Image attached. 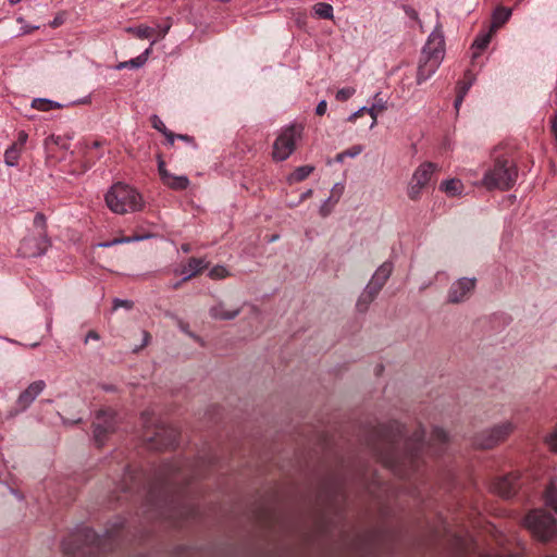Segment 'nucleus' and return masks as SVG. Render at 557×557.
Here are the masks:
<instances>
[{
  "label": "nucleus",
  "instance_id": "f257e3e1",
  "mask_svg": "<svg viewBox=\"0 0 557 557\" xmlns=\"http://www.w3.org/2000/svg\"><path fill=\"white\" fill-rule=\"evenodd\" d=\"M424 432L419 430L406 442L405 451L399 453L396 444L397 440L389 435H384V441L388 445L385 453H380L383 462L401 478L409 476L417 466V459L424 449Z\"/></svg>",
  "mask_w": 557,
  "mask_h": 557
},
{
  "label": "nucleus",
  "instance_id": "f03ea898",
  "mask_svg": "<svg viewBox=\"0 0 557 557\" xmlns=\"http://www.w3.org/2000/svg\"><path fill=\"white\" fill-rule=\"evenodd\" d=\"M114 534L107 531L103 535H98L90 528H82L73 535L62 542L63 552L72 557H98L102 552H107V542H111ZM111 549V546L109 547Z\"/></svg>",
  "mask_w": 557,
  "mask_h": 557
},
{
  "label": "nucleus",
  "instance_id": "7ed1b4c3",
  "mask_svg": "<svg viewBox=\"0 0 557 557\" xmlns=\"http://www.w3.org/2000/svg\"><path fill=\"white\" fill-rule=\"evenodd\" d=\"M444 45V36L440 30L435 29L430 34L418 66L417 83L419 85L429 79L441 65L445 54Z\"/></svg>",
  "mask_w": 557,
  "mask_h": 557
},
{
  "label": "nucleus",
  "instance_id": "20e7f679",
  "mask_svg": "<svg viewBox=\"0 0 557 557\" xmlns=\"http://www.w3.org/2000/svg\"><path fill=\"white\" fill-rule=\"evenodd\" d=\"M108 208L116 214L134 212L143 207L141 196L131 186L117 183L106 194Z\"/></svg>",
  "mask_w": 557,
  "mask_h": 557
},
{
  "label": "nucleus",
  "instance_id": "39448f33",
  "mask_svg": "<svg viewBox=\"0 0 557 557\" xmlns=\"http://www.w3.org/2000/svg\"><path fill=\"white\" fill-rule=\"evenodd\" d=\"M518 177L517 166L507 159H496L492 169L485 172L483 184L488 189H509Z\"/></svg>",
  "mask_w": 557,
  "mask_h": 557
},
{
  "label": "nucleus",
  "instance_id": "423d86ee",
  "mask_svg": "<svg viewBox=\"0 0 557 557\" xmlns=\"http://www.w3.org/2000/svg\"><path fill=\"white\" fill-rule=\"evenodd\" d=\"M524 525L542 542H547L557 534V521L543 509L531 510L524 518Z\"/></svg>",
  "mask_w": 557,
  "mask_h": 557
},
{
  "label": "nucleus",
  "instance_id": "0eeeda50",
  "mask_svg": "<svg viewBox=\"0 0 557 557\" xmlns=\"http://www.w3.org/2000/svg\"><path fill=\"white\" fill-rule=\"evenodd\" d=\"M435 170L436 164L433 162H423L414 170L407 187V196L410 200L417 201L421 198L422 190L430 183Z\"/></svg>",
  "mask_w": 557,
  "mask_h": 557
},
{
  "label": "nucleus",
  "instance_id": "6e6552de",
  "mask_svg": "<svg viewBox=\"0 0 557 557\" xmlns=\"http://www.w3.org/2000/svg\"><path fill=\"white\" fill-rule=\"evenodd\" d=\"M178 431L165 424L156 426L153 435H145L147 446L151 449H166L174 447L177 443Z\"/></svg>",
  "mask_w": 557,
  "mask_h": 557
},
{
  "label": "nucleus",
  "instance_id": "1a4fd4ad",
  "mask_svg": "<svg viewBox=\"0 0 557 557\" xmlns=\"http://www.w3.org/2000/svg\"><path fill=\"white\" fill-rule=\"evenodd\" d=\"M512 431L513 425L511 422H502L491 429L482 431L475 437V445L481 448H492L503 442Z\"/></svg>",
  "mask_w": 557,
  "mask_h": 557
},
{
  "label": "nucleus",
  "instance_id": "9d476101",
  "mask_svg": "<svg viewBox=\"0 0 557 557\" xmlns=\"http://www.w3.org/2000/svg\"><path fill=\"white\" fill-rule=\"evenodd\" d=\"M94 440L98 446H102L107 437L116 429L115 413L111 410H100L94 421Z\"/></svg>",
  "mask_w": 557,
  "mask_h": 557
},
{
  "label": "nucleus",
  "instance_id": "9b49d317",
  "mask_svg": "<svg viewBox=\"0 0 557 557\" xmlns=\"http://www.w3.org/2000/svg\"><path fill=\"white\" fill-rule=\"evenodd\" d=\"M298 132L295 126L285 128L273 144V159L276 161L286 160L295 150Z\"/></svg>",
  "mask_w": 557,
  "mask_h": 557
},
{
  "label": "nucleus",
  "instance_id": "f8f14e48",
  "mask_svg": "<svg viewBox=\"0 0 557 557\" xmlns=\"http://www.w3.org/2000/svg\"><path fill=\"white\" fill-rule=\"evenodd\" d=\"M51 242L48 235H30L25 237L18 247L20 256L24 258H36L42 256L50 247Z\"/></svg>",
  "mask_w": 557,
  "mask_h": 557
},
{
  "label": "nucleus",
  "instance_id": "ddd939ff",
  "mask_svg": "<svg viewBox=\"0 0 557 557\" xmlns=\"http://www.w3.org/2000/svg\"><path fill=\"white\" fill-rule=\"evenodd\" d=\"M46 382L37 380L32 382L25 389H23L16 398L15 407L11 411V416L18 414L27 410L36 398L45 391Z\"/></svg>",
  "mask_w": 557,
  "mask_h": 557
},
{
  "label": "nucleus",
  "instance_id": "4468645a",
  "mask_svg": "<svg viewBox=\"0 0 557 557\" xmlns=\"http://www.w3.org/2000/svg\"><path fill=\"white\" fill-rule=\"evenodd\" d=\"M476 280L474 277H461L455 281L447 294V300L450 304L466 301L475 288Z\"/></svg>",
  "mask_w": 557,
  "mask_h": 557
},
{
  "label": "nucleus",
  "instance_id": "2eb2a0df",
  "mask_svg": "<svg viewBox=\"0 0 557 557\" xmlns=\"http://www.w3.org/2000/svg\"><path fill=\"white\" fill-rule=\"evenodd\" d=\"M519 488V475L510 473L498 478L493 484V491L503 498H510Z\"/></svg>",
  "mask_w": 557,
  "mask_h": 557
},
{
  "label": "nucleus",
  "instance_id": "dca6fc26",
  "mask_svg": "<svg viewBox=\"0 0 557 557\" xmlns=\"http://www.w3.org/2000/svg\"><path fill=\"white\" fill-rule=\"evenodd\" d=\"M185 479L183 474L182 465L178 462L165 463L160 472V484L166 488L172 484L177 483L180 480Z\"/></svg>",
  "mask_w": 557,
  "mask_h": 557
},
{
  "label": "nucleus",
  "instance_id": "f3484780",
  "mask_svg": "<svg viewBox=\"0 0 557 557\" xmlns=\"http://www.w3.org/2000/svg\"><path fill=\"white\" fill-rule=\"evenodd\" d=\"M240 312H242V308H239V307L235 308V309L227 310L225 308V305L222 301L218 302L216 305L212 306L209 309V314L212 319L224 320V321L235 319Z\"/></svg>",
  "mask_w": 557,
  "mask_h": 557
},
{
  "label": "nucleus",
  "instance_id": "a211bd4d",
  "mask_svg": "<svg viewBox=\"0 0 557 557\" xmlns=\"http://www.w3.org/2000/svg\"><path fill=\"white\" fill-rule=\"evenodd\" d=\"M207 263L203 259L200 258H190L187 264L181 270V274H183V281H188L198 273H200L203 269L207 268Z\"/></svg>",
  "mask_w": 557,
  "mask_h": 557
},
{
  "label": "nucleus",
  "instance_id": "6ab92c4d",
  "mask_svg": "<svg viewBox=\"0 0 557 557\" xmlns=\"http://www.w3.org/2000/svg\"><path fill=\"white\" fill-rule=\"evenodd\" d=\"M448 441L447 433L441 428H434L431 434V443L428 449H433L434 454H441L443 447Z\"/></svg>",
  "mask_w": 557,
  "mask_h": 557
},
{
  "label": "nucleus",
  "instance_id": "aec40b11",
  "mask_svg": "<svg viewBox=\"0 0 557 557\" xmlns=\"http://www.w3.org/2000/svg\"><path fill=\"white\" fill-rule=\"evenodd\" d=\"M394 265L391 261L382 263L371 277V281L379 284L383 288L389 276L392 275Z\"/></svg>",
  "mask_w": 557,
  "mask_h": 557
},
{
  "label": "nucleus",
  "instance_id": "412c9836",
  "mask_svg": "<svg viewBox=\"0 0 557 557\" xmlns=\"http://www.w3.org/2000/svg\"><path fill=\"white\" fill-rule=\"evenodd\" d=\"M387 109L386 101L381 97L380 92L374 96V102L370 108H367V112L371 115L372 122L370 128H373L377 123V114Z\"/></svg>",
  "mask_w": 557,
  "mask_h": 557
},
{
  "label": "nucleus",
  "instance_id": "4be33fe9",
  "mask_svg": "<svg viewBox=\"0 0 557 557\" xmlns=\"http://www.w3.org/2000/svg\"><path fill=\"white\" fill-rule=\"evenodd\" d=\"M163 184L174 190H185L189 186V178L186 175L171 174Z\"/></svg>",
  "mask_w": 557,
  "mask_h": 557
},
{
  "label": "nucleus",
  "instance_id": "5701e85b",
  "mask_svg": "<svg viewBox=\"0 0 557 557\" xmlns=\"http://www.w3.org/2000/svg\"><path fill=\"white\" fill-rule=\"evenodd\" d=\"M440 188L441 190L445 191L448 196H457L462 193L463 185L461 181L451 178L442 182Z\"/></svg>",
  "mask_w": 557,
  "mask_h": 557
},
{
  "label": "nucleus",
  "instance_id": "b1692460",
  "mask_svg": "<svg viewBox=\"0 0 557 557\" xmlns=\"http://www.w3.org/2000/svg\"><path fill=\"white\" fill-rule=\"evenodd\" d=\"M510 15H511L510 9H507L504 7L497 8L493 14L491 29L494 30V29L499 28L502 25H504L509 20Z\"/></svg>",
  "mask_w": 557,
  "mask_h": 557
},
{
  "label": "nucleus",
  "instance_id": "393cba45",
  "mask_svg": "<svg viewBox=\"0 0 557 557\" xmlns=\"http://www.w3.org/2000/svg\"><path fill=\"white\" fill-rule=\"evenodd\" d=\"M32 108L47 112L53 109H61L63 108V104L46 98H36L32 101Z\"/></svg>",
  "mask_w": 557,
  "mask_h": 557
},
{
  "label": "nucleus",
  "instance_id": "a878e982",
  "mask_svg": "<svg viewBox=\"0 0 557 557\" xmlns=\"http://www.w3.org/2000/svg\"><path fill=\"white\" fill-rule=\"evenodd\" d=\"M151 124L154 129L159 131L166 137L170 145L174 144L175 134L166 128L165 124L162 122V120L157 114H153L151 116Z\"/></svg>",
  "mask_w": 557,
  "mask_h": 557
},
{
  "label": "nucleus",
  "instance_id": "bb28decb",
  "mask_svg": "<svg viewBox=\"0 0 557 557\" xmlns=\"http://www.w3.org/2000/svg\"><path fill=\"white\" fill-rule=\"evenodd\" d=\"M336 187L337 185L334 186L333 190H332V196L329 197L320 207V214L322 216H327L332 209H333V206L338 201L339 199V196H341V193H342V189H339L338 191H336Z\"/></svg>",
  "mask_w": 557,
  "mask_h": 557
},
{
  "label": "nucleus",
  "instance_id": "cd10ccee",
  "mask_svg": "<svg viewBox=\"0 0 557 557\" xmlns=\"http://www.w3.org/2000/svg\"><path fill=\"white\" fill-rule=\"evenodd\" d=\"M313 13L319 18L332 20L333 18V7L325 2H318L312 7Z\"/></svg>",
  "mask_w": 557,
  "mask_h": 557
},
{
  "label": "nucleus",
  "instance_id": "c85d7f7f",
  "mask_svg": "<svg viewBox=\"0 0 557 557\" xmlns=\"http://www.w3.org/2000/svg\"><path fill=\"white\" fill-rule=\"evenodd\" d=\"M493 29H490L487 33H482L476 36L475 40L472 44V48L478 50V52L473 53V57H476L479 52L483 51L490 44L492 38Z\"/></svg>",
  "mask_w": 557,
  "mask_h": 557
},
{
  "label": "nucleus",
  "instance_id": "c756f323",
  "mask_svg": "<svg viewBox=\"0 0 557 557\" xmlns=\"http://www.w3.org/2000/svg\"><path fill=\"white\" fill-rule=\"evenodd\" d=\"M314 168L312 165H302L298 166L288 177L289 182L298 183L306 180L312 172Z\"/></svg>",
  "mask_w": 557,
  "mask_h": 557
},
{
  "label": "nucleus",
  "instance_id": "7c9ffc66",
  "mask_svg": "<svg viewBox=\"0 0 557 557\" xmlns=\"http://www.w3.org/2000/svg\"><path fill=\"white\" fill-rule=\"evenodd\" d=\"M127 32L135 35L139 39H148L156 35V28L146 25L128 27Z\"/></svg>",
  "mask_w": 557,
  "mask_h": 557
},
{
  "label": "nucleus",
  "instance_id": "2f4dec72",
  "mask_svg": "<svg viewBox=\"0 0 557 557\" xmlns=\"http://www.w3.org/2000/svg\"><path fill=\"white\" fill-rule=\"evenodd\" d=\"M543 497L545 505L554 509V511L557 513V490L553 483L546 487Z\"/></svg>",
  "mask_w": 557,
  "mask_h": 557
},
{
  "label": "nucleus",
  "instance_id": "473e14b6",
  "mask_svg": "<svg viewBox=\"0 0 557 557\" xmlns=\"http://www.w3.org/2000/svg\"><path fill=\"white\" fill-rule=\"evenodd\" d=\"M20 149L15 144H13L11 147H9L4 152V162L8 166H15L17 165L18 159H20Z\"/></svg>",
  "mask_w": 557,
  "mask_h": 557
},
{
  "label": "nucleus",
  "instance_id": "72a5a7b5",
  "mask_svg": "<svg viewBox=\"0 0 557 557\" xmlns=\"http://www.w3.org/2000/svg\"><path fill=\"white\" fill-rule=\"evenodd\" d=\"M148 237L149 236L116 237V238H114L112 240L100 243V244H98V246L102 247V248H108V247H112V246H115V245H119V244L139 242V240H143V239L148 238Z\"/></svg>",
  "mask_w": 557,
  "mask_h": 557
},
{
  "label": "nucleus",
  "instance_id": "f704fd0d",
  "mask_svg": "<svg viewBox=\"0 0 557 557\" xmlns=\"http://www.w3.org/2000/svg\"><path fill=\"white\" fill-rule=\"evenodd\" d=\"M34 228L37 231V235H48L47 233V219L44 213L37 212L34 221H33Z\"/></svg>",
  "mask_w": 557,
  "mask_h": 557
},
{
  "label": "nucleus",
  "instance_id": "c9c22d12",
  "mask_svg": "<svg viewBox=\"0 0 557 557\" xmlns=\"http://www.w3.org/2000/svg\"><path fill=\"white\" fill-rule=\"evenodd\" d=\"M363 150L361 145H355L349 149H346L336 156V161L343 162L345 158H355L359 156Z\"/></svg>",
  "mask_w": 557,
  "mask_h": 557
},
{
  "label": "nucleus",
  "instance_id": "e433bc0d",
  "mask_svg": "<svg viewBox=\"0 0 557 557\" xmlns=\"http://www.w3.org/2000/svg\"><path fill=\"white\" fill-rule=\"evenodd\" d=\"M374 300L373 297L364 294L363 292L360 294L356 308L359 312H366L370 306V304Z\"/></svg>",
  "mask_w": 557,
  "mask_h": 557
},
{
  "label": "nucleus",
  "instance_id": "4c0bfd02",
  "mask_svg": "<svg viewBox=\"0 0 557 557\" xmlns=\"http://www.w3.org/2000/svg\"><path fill=\"white\" fill-rule=\"evenodd\" d=\"M228 275V271L223 265H215L209 271V276L212 280H222Z\"/></svg>",
  "mask_w": 557,
  "mask_h": 557
},
{
  "label": "nucleus",
  "instance_id": "58836bf2",
  "mask_svg": "<svg viewBox=\"0 0 557 557\" xmlns=\"http://www.w3.org/2000/svg\"><path fill=\"white\" fill-rule=\"evenodd\" d=\"M356 92V89L352 87H345L337 90L335 98L338 101H347L350 97H352Z\"/></svg>",
  "mask_w": 557,
  "mask_h": 557
},
{
  "label": "nucleus",
  "instance_id": "ea45409f",
  "mask_svg": "<svg viewBox=\"0 0 557 557\" xmlns=\"http://www.w3.org/2000/svg\"><path fill=\"white\" fill-rule=\"evenodd\" d=\"M381 289H382V287H380L379 284H376L370 280V282L367 284V286L364 287V289L362 292L375 299L376 296L379 295V293L381 292Z\"/></svg>",
  "mask_w": 557,
  "mask_h": 557
},
{
  "label": "nucleus",
  "instance_id": "a19ab883",
  "mask_svg": "<svg viewBox=\"0 0 557 557\" xmlns=\"http://www.w3.org/2000/svg\"><path fill=\"white\" fill-rule=\"evenodd\" d=\"M135 480H136V475L131 470H127L124 475L123 483L121 485L122 491L123 492H132L133 486L131 484H128V481L133 482Z\"/></svg>",
  "mask_w": 557,
  "mask_h": 557
},
{
  "label": "nucleus",
  "instance_id": "79ce46f5",
  "mask_svg": "<svg viewBox=\"0 0 557 557\" xmlns=\"http://www.w3.org/2000/svg\"><path fill=\"white\" fill-rule=\"evenodd\" d=\"M466 78L468 79L467 82H462L459 84L458 86V91H457V95H462V97H465L468 92V90L470 89V87L472 86V78L470 77V73H467L466 74Z\"/></svg>",
  "mask_w": 557,
  "mask_h": 557
},
{
  "label": "nucleus",
  "instance_id": "37998d69",
  "mask_svg": "<svg viewBox=\"0 0 557 557\" xmlns=\"http://www.w3.org/2000/svg\"><path fill=\"white\" fill-rule=\"evenodd\" d=\"M158 172L162 183L172 174L166 170L165 162L161 158L158 160Z\"/></svg>",
  "mask_w": 557,
  "mask_h": 557
},
{
  "label": "nucleus",
  "instance_id": "c03bdc74",
  "mask_svg": "<svg viewBox=\"0 0 557 557\" xmlns=\"http://www.w3.org/2000/svg\"><path fill=\"white\" fill-rule=\"evenodd\" d=\"M546 444L548 445V447L557 453V428L554 430L553 433H550L547 437H546Z\"/></svg>",
  "mask_w": 557,
  "mask_h": 557
},
{
  "label": "nucleus",
  "instance_id": "a18cd8bd",
  "mask_svg": "<svg viewBox=\"0 0 557 557\" xmlns=\"http://www.w3.org/2000/svg\"><path fill=\"white\" fill-rule=\"evenodd\" d=\"M120 307H124L126 309H131L133 307V302L131 300H127V299H114L113 301V308L114 309H117Z\"/></svg>",
  "mask_w": 557,
  "mask_h": 557
},
{
  "label": "nucleus",
  "instance_id": "49530a36",
  "mask_svg": "<svg viewBox=\"0 0 557 557\" xmlns=\"http://www.w3.org/2000/svg\"><path fill=\"white\" fill-rule=\"evenodd\" d=\"M129 69H138L145 64L144 57H136L134 59L128 60Z\"/></svg>",
  "mask_w": 557,
  "mask_h": 557
},
{
  "label": "nucleus",
  "instance_id": "de8ad7c7",
  "mask_svg": "<svg viewBox=\"0 0 557 557\" xmlns=\"http://www.w3.org/2000/svg\"><path fill=\"white\" fill-rule=\"evenodd\" d=\"M170 27L171 26L169 24L163 26L158 25V27L156 28V34L158 35L159 38H164Z\"/></svg>",
  "mask_w": 557,
  "mask_h": 557
},
{
  "label": "nucleus",
  "instance_id": "09e8293b",
  "mask_svg": "<svg viewBox=\"0 0 557 557\" xmlns=\"http://www.w3.org/2000/svg\"><path fill=\"white\" fill-rule=\"evenodd\" d=\"M326 108H327L326 101L321 100L315 108V113L318 115H323L326 112Z\"/></svg>",
  "mask_w": 557,
  "mask_h": 557
},
{
  "label": "nucleus",
  "instance_id": "8fccbe9b",
  "mask_svg": "<svg viewBox=\"0 0 557 557\" xmlns=\"http://www.w3.org/2000/svg\"><path fill=\"white\" fill-rule=\"evenodd\" d=\"M99 338L100 336L96 331H89L84 339V343L87 344L90 339L98 341Z\"/></svg>",
  "mask_w": 557,
  "mask_h": 557
},
{
  "label": "nucleus",
  "instance_id": "3c124183",
  "mask_svg": "<svg viewBox=\"0 0 557 557\" xmlns=\"http://www.w3.org/2000/svg\"><path fill=\"white\" fill-rule=\"evenodd\" d=\"M364 111H367V107H362L360 108L359 110H357L356 112H354L352 114H350L348 116V121L352 122L355 121L359 115H361V113H363Z\"/></svg>",
  "mask_w": 557,
  "mask_h": 557
},
{
  "label": "nucleus",
  "instance_id": "603ef678",
  "mask_svg": "<svg viewBox=\"0 0 557 557\" xmlns=\"http://www.w3.org/2000/svg\"><path fill=\"white\" fill-rule=\"evenodd\" d=\"M175 138H178L181 140H184V141H187V143H190L194 145V147H196L195 143H194V138L188 136V135H183V134H178V135H175Z\"/></svg>",
  "mask_w": 557,
  "mask_h": 557
},
{
  "label": "nucleus",
  "instance_id": "864d4df0",
  "mask_svg": "<svg viewBox=\"0 0 557 557\" xmlns=\"http://www.w3.org/2000/svg\"><path fill=\"white\" fill-rule=\"evenodd\" d=\"M154 44H156V40H152V41H151V44H150V47H149V48H147V49H146L141 54H139V55H138V57H144L145 62L148 60V57H149V54H150V52H151V48H152V46H153Z\"/></svg>",
  "mask_w": 557,
  "mask_h": 557
},
{
  "label": "nucleus",
  "instance_id": "5fc2aeb1",
  "mask_svg": "<svg viewBox=\"0 0 557 557\" xmlns=\"http://www.w3.org/2000/svg\"><path fill=\"white\" fill-rule=\"evenodd\" d=\"M154 44H156V40H152V41H151V44H150V47H149V48H147V49H146L141 54H139V55H138V57H144L145 62L148 60V57H149V54H150V52H151V48H152V46H153Z\"/></svg>",
  "mask_w": 557,
  "mask_h": 557
},
{
  "label": "nucleus",
  "instance_id": "6e6d98bb",
  "mask_svg": "<svg viewBox=\"0 0 557 557\" xmlns=\"http://www.w3.org/2000/svg\"><path fill=\"white\" fill-rule=\"evenodd\" d=\"M463 98L462 95H457L456 99H455V102H454V107L455 109L458 111L459 110V107L461 106L462 101H463Z\"/></svg>",
  "mask_w": 557,
  "mask_h": 557
},
{
  "label": "nucleus",
  "instance_id": "4d7b16f0",
  "mask_svg": "<svg viewBox=\"0 0 557 557\" xmlns=\"http://www.w3.org/2000/svg\"><path fill=\"white\" fill-rule=\"evenodd\" d=\"M27 140V134L25 132H21L18 134V141L21 145H24Z\"/></svg>",
  "mask_w": 557,
  "mask_h": 557
},
{
  "label": "nucleus",
  "instance_id": "13d9d810",
  "mask_svg": "<svg viewBox=\"0 0 557 557\" xmlns=\"http://www.w3.org/2000/svg\"><path fill=\"white\" fill-rule=\"evenodd\" d=\"M141 419L144 421L145 428H147V423H148V421H150V413L149 412H144L143 416H141Z\"/></svg>",
  "mask_w": 557,
  "mask_h": 557
},
{
  "label": "nucleus",
  "instance_id": "bf43d9fd",
  "mask_svg": "<svg viewBox=\"0 0 557 557\" xmlns=\"http://www.w3.org/2000/svg\"><path fill=\"white\" fill-rule=\"evenodd\" d=\"M181 249H182L185 253H187V252H189V251H190V249H191V248H190V245H189V244H183V245L181 246Z\"/></svg>",
  "mask_w": 557,
  "mask_h": 557
},
{
  "label": "nucleus",
  "instance_id": "052dcab7",
  "mask_svg": "<svg viewBox=\"0 0 557 557\" xmlns=\"http://www.w3.org/2000/svg\"><path fill=\"white\" fill-rule=\"evenodd\" d=\"M125 67H129L128 61L121 62V63L116 66V69H117V70H122V69H125Z\"/></svg>",
  "mask_w": 557,
  "mask_h": 557
},
{
  "label": "nucleus",
  "instance_id": "680f3d73",
  "mask_svg": "<svg viewBox=\"0 0 557 557\" xmlns=\"http://www.w3.org/2000/svg\"><path fill=\"white\" fill-rule=\"evenodd\" d=\"M149 338H150L149 333L144 332V343H143V345H141V346L147 345V344H148Z\"/></svg>",
  "mask_w": 557,
  "mask_h": 557
},
{
  "label": "nucleus",
  "instance_id": "e2e57ef3",
  "mask_svg": "<svg viewBox=\"0 0 557 557\" xmlns=\"http://www.w3.org/2000/svg\"><path fill=\"white\" fill-rule=\"evenodd\" d=\"M36 28H38V27H37V26H35V27H28V26H25V28H23V30H22V34H28V33H30L33 29H36Z\"/></svg>",
  "mask_w": 557,
  "mask_h": 557
},
{
  "label": "nucleus",
  "instance_id": "0e129e2a",
  "mask_svg": "<svg viewBox=\"0 0 557 557\" xmlns=\"http://www.w3.org/2000/svg\"><path fill=\"white\" fill-rule=\"evenodd\" d=\"M183 278L172 285V288L177 289L181 287V285L184 283Z\"/></svg>",
  "mask_w": 557,
  "mask_h": 557
},
{
  "label": "nucleus",
  "instance_id": "69168bd1",
  "mask_svg": "<svg viewBox=\"0 0 557 557\" xmlns=\"http://www.w3.org/2000/svg\"><path fill=\"white\" fill-rule=\"evenodd\" d=\"M311 193H312V190H311V189H309V190H307L306 193H304V194L301 195V200H304V199H306L307 197H309V196L311 195Z\"/></svg>",
  "mask_w": 557,
  "mask_h": 557
},
{
  "label": "nucleus",
  "instance_id": "338daca9",
  "mask_svg": "<svg viewBox=\"0 0 557 557\" xmlns=\"http://www.w3.org/2000/svg\"><path fill=\"white\" fill-rule=\"evenodd\" d=\"M21 1H22V0H9V2H10L11 4H16V3L21 2Z\"/></svg>",
  "mask_w": 557,
  "mask_h": 557
},
{
  "label": "nucleus",
  "instance_id": "774afa93",
  "mask_svg": "<svg viewBox=\"0 0 557 557\" xmlns=\"http://www.w3.org/2000/svg\"><path fill=\"white\" fill-rule=\"evenodd\" d=\"M53 25H54V26L59 25V23H58V21H57V20L53 22Z\"/></svg>",
  "mask_w": 557,
  "mask_h": 557
}]
</instances>
